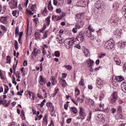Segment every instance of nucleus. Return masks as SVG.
<instances>
[{"mask_svg":"<svg viewBox=\"0 0 126 126\" xmlns=\"http://www.w3.org/2000/svg\"><path fill=\"white\" fill-rule=\"evenodd\" d=\"M84 40V35L81 32L79 33L75 40L74 38L73 37L71 38H67L65 40V43L66 44V49H67V50H69L70 48H72L74 43L77 42V44H80V43L83 42Z\"/></svg>","mask_w":126,"mask_h":126,"instance_id":"obj_1","label":"nucleus"},{"mask_svg":"<svg viewBox=\"0 0 126 126\" xmlns=\"http://www.w3.org/2000/svg\"><path fill=\"white\" fill-rule=\"evenodd\" d=\"M114 46H115V41L113 39H111L104 43V48L106 50H112L114 48Z\"/></svg>","mask_w":126,"mask_h":126,"instance_id":"obj_2","label":"nucleus"},{"mask_svg":"<svg viewBox=\"0 0 126 126\" xmlns=\"http://www.w3.org/2000/svg\"><path fill=\"white\" fill-rule=\"evenodd\" d=\"M48 110L50 112V115L51 117H54L56 118V116L55 114V110L54 106H53V103L51 102H48Z\"/></svg>","mask_w":126,"mask_h":126,"instance_id":"obj_3","label":"nucleus"},{"mask_svg":"<svg viewBox=\"0 0 126 126\" xmlns=\"http://www.w3.org/2000/svg\"><path fill=\"white\" fill-rule=\"evenodd\" d=\"M118 99V93L115 92L112 94L111 96H110V103H112V104H114V103H116L117 102V99Z\"/></svg>","mask_w":126,"mask_h":126,"instance_id":"obj_4","label":"nucleus"},{"mask_svg":"<svg viewBox=\"0 0 126 126\" xmlns=\"http://www.w3.org/2000/svg\"><path fill=\"white\" fill-rule=\"evenodd\" d=\"M85 33L87 37H88V38H91V39L93 41H95V40H96V36L94 35H92V33L88 29H86Z\"/></svg>","mask_w":126,"mask_h":126,"instance_id":"obj_5","label":"nucleus"},{"mask_svg":"<svg viewBox=\"0 0 126 126\" xmlns=\"http://www.w3.org/2000/svg\"><path fill=\"white\" fill-rule=\"evenodd\" d=\"M9 7L11 9H14L17 7V0H11L9 2Z\"/></svg>","mask_w":126,"mask_h":126,"instance_id":"obj_6","label":"nucleus"},{"mask_svg":"<svg viewBox=\"0 0 126 126\" xmlns=\"http://www.w3.org/2000/svg\"><path fill=\"white\" fill-rule=\"evenodd\" d=\"M108 22L112 24L113 26H116L118 24V22H119V19L117 17H112L109 20Z\"/></svg>","mask_w":126,"mask_h":126,"instance_id":"obj_7","label":"nucleus"},{"mask_svg":"<svg viewBox=\"0 0 126 126\" xmlns=\"http://www.w3.org/2000/svg\"><path fill=\"white\" fill-rule=\"evenodd\" d=\"M79 115L81 120H84L86 118V113L84 112V109L82 107H80Z\"/></svg>","mask_w":126,"mask_h":126,"instance_id":"obj_8","label":"nucleus"},{"mask_svg":"<svg viewBox=\"0 0 126 126\" xmlns=\"http://www.w3.org/2000/svg\"><path fill=\"white\" fill-rule=\"evenodd\" d=\"M94 5L97 9H99V8H102V7H103V5H104V2H103L102 0H97L94 3Z\"/></svg>","mask_w":126,"mask_h":126,"instance_id":"obj_9","label":"nucleus"},{"mask_svg":"<svg viewBox=\"0 0 126 126\" xmlns=\"http://www.w3.org/2000/svg\"><path fill=\"white\" fill-rule=\"evenodd\" d=\"M96 83L97 87L99 89H101L102 87H103V81L98 78L96 81Z\"/></svg>","mask_w":126,"mask_h":126,"instance_id":"obj_10","label":"nucleus"},{"mask_svg":"<svg viewBox=\"0 0 126 126\" xmlns=\"http://www.w3.org/2000/svg\"><path fill=\"white\" fill-rule=\"evenodd\" d=\"M39 84L40 85H45L46 84V78L42 77V75H40L39 78V81H38Z\"/></svg>","mask_w":126,"mask_h":126,"instance_id":"obj_11","label":"nucleus"},{"mask_svg":"<svg viewBox=\"0 0 126 126\" xmlns=\"http://www.w3.org/2000/svg\"><path fill=\"white\" fill-rule=\"evenodd\" d=\"M38 54H41V50L34 48L33 51L32 53L31 56L32 55L34 56V57H37V56H38Z\"/></svg>","mask_w":126,"mask_h":126,"instance_id":"obj_12","label":"nucleus"},{"mask_svg":"<svg viewBox=\"0 0 126 126\" xmlns=\"http://www.w3.org/2000/svg\"><path fill=\"white\" fill-rule=\"evenodd\" d=\"M87 64H88V67H90L92 69V66H93V64L94 63V61L91 59H88L87 62Z\"/></svg>","mask_w":126,"mask_h":126,"instance_id":"obj_13","label":"nucleus"},{"mask_svg":"<svg viewBox=\"0 0 126 126\" xmlns=\"http://www.w3.org/2000/svg\"><path fill=\"white\" fill-rule=\"evenodd\" d=\"M114 61L117 65H121V63H122V61H121V59L119 58L118 56H116L114 57Z\"/></svg>","mask_w":126,"mask_h":126,"instance_id":"obj_14","label":"nucleus"},{"mask_svg":"<svg viewBox=\"0 0 126 126\" xmlns=\"http://www.w3.org/2000/svg\"><path fill=\"white\" fill-rule=\"evenodd\" d=\"M121 89L123 92L126 93V82H123L122 83Z\"/></svg>","mask_w":126,"mask_h":126,"instance_id":"obj_15","label":"nucleus"},{"mask_svg":"<svg viewBox=\"0 0 126 126\" xmlns=\"http://www.w3.org/2000/svg\"><path fill=\"white\" fill-rule=\"evenodd\" d=\"M41 14L43 16H47L48 15V10H47V7H45L44 9L41 10Z\"/></svg>","mask_w":126,"mask_h":126,"instance_id":"obj_16","label":"nucleus"},{"mask_svg":"<svg viewBox=\"0 0 126 126\" xmlns=\"http://www.w3.org/2000/svg\"><path fill=\"white\" fill-rule=\"evenodd\" d=\"M124 79L125 78L122 76H118L115 77V80L118 82H122Z\"/></svg>","mask_w":126,"mask_h":126,"instance_id":"obj_17","label":"nucleus"},{"mask_svg":"<svg viewBox=\"0 0 126 126\" xmlns=\"http://www.w3.org/2000/svg\"><path fill=\"white\" fill-rule=\"evenodd\" d=\"M114 33L115 36H117V37H121L122 32H120V30L117 29L114 32Z\"/></svg>","mask_w":126,"mask_h":126,"instance_id":"obj_18","label":"nucleus"},{"mask_svg":"<svg viewBox=\"0 0 126 126\" xmlns=\"http://www.w3.org/2000/svg\"><path fill=\"white\" fill-rule=\"evenodd\" d=\"M84 54H85V56H86V58H88L90 57V52L88 49H85L84 51Z\"/></svg>","mask_w":126,"mask_h":126,"instance_id":"obj_19","label":"nucleus"},{"mask_svg":"<svg viewBox=\"0 0 126 126\" xmlns=\"http://www.w3.org/2000/svg\"><path fill=\"white\" fill-rule=\"evenodd\" d=\"M77 22L78 23V24L81 27V28H82V27H83V26L84 25V22L81 20V19H79Z\"/></svg>","mask_w":126,"mask_h":126,"instance_id":"obj_20","label":"nucleus"},{"mask_svg":"<svg viewBox=\"0 0 126 126\" xmlns=\"http://www.w3.org/2000/svg\"><path fill=\"white\" fill-rule=\"evenodd\" d=\"M57 41L60 43V44H63V38H62V36H61V35H59L57 37Z\"/></svg>","mask_w":126,"mask_h":126,"instance_id":"obj_21","label":"nucleus"},{"mask_svg":"<svg viewBox=\"0 0 126 126\" xmlns=\"http://www.w3.org/2000/svg\"><path fill=\"white\" fill-rule=\"evenodd\" d=\"M51 83L52 85H56L57 84V80H56V78L54 76L51 78Z\"/></svg>","mask_w":126,"mask_h":126,"instance_id":"obj_22","label":"nucleus"},{"mask_svg":"<svg viewBox=\"0 0 126 126\" xmlns=\"http://www.w3.org/2000/svg\"><path fill=\"white\" fill-rule=\"evenodd\" d=\"M71 112H72L73 114H77V109L76 107H73L70 108Z\"/></svg>","mask_w":126,"mask_h":126,"instance_id":"obj_23","label":"nucleus"},{"mask_svg":"<svg viewBox=\"0 0 126 126\" xmlns=\"http://www.w3.org/2000/svg\"><path fill=\"white\" fill-rule=\"evenodd\" d=\"M31 9L33 11V12H36L37 7H36V4H33L32 6Z\"/></svg>","mask_w":126,"mask_h":126,"instance_id":"obj_24","label":"nucleus"},{"mask_svg":"<svg viewBox=\"0 0 126 126\" xmlns=\"http://www.w3.org/2000/svg\"><path fill=\"white\" fill-rule=\"evenodd\" d=\"M89 31H90L91 32H95V30L93 28V27L91 26V25H90L88 27Z\"/></svg>","mask_w":126,"mask_h":126,"instance_id":"obj_25","label":"nucleus"},{"mask_svg":"<svg viewBox=\"0 0 126 126\" xmlns=\"http://www.w3.org/2000/svg\"><path fill=\"white\" fill-rule=\"evenodd\" d=\"M89 0L88 1H86V0H84L83 2V7H85V6H86L87 5V6H88V4H89Z\"/></svg>","mask_w":126,"mask_h":126,"instance_id":"obj_26","label":"nucleus"},{"mask_svg":"<svg viewBox=\"0 0 126 126\" xmlns=\"http://www.w3.org/2000/svg\"><path fill=\"white\" fill-rule=\"evenodd\" d=\"M0 22H1V23H6V20L5 19V17H1L0 18Z\"/></svg>","mask_w":126,"mask_h":126,"instance_id":"obj_27","label":"nucleus"},{"mask_svg":"<svg viewBox=\"0 0 126 126\" xmlns=\"http://www.w3.org/2000/svg\"><path fill=\"white\" fill-rule=\"evenodd\" d=\"M43 124H44L47 126L48 124V119L47 118V115H45V117L43 118Z\"/></svg>","mask_w":126,"mask_h":126,"instance_id":"obj_28","label":"nucleus"},{"mask_svg":"<svg viewBox=\"0 0 126 126\" xmlns=\"http://www.w3.org/2000/svg\"><path fill=\"white\" fill-rule=\"evenodd\" d=\"M11 63V58L10 56H7L6 57V63Z\"/></svg>","mask_w":126,"mask_h":126,"instance_id":"obj_29","label":"nucleus"},{"mask_svg":"<svg viewBox=\"0 0 126 126\" xmlns=\"http://www.w3.org/2000/svg\"><path fill=\"white\" fill-rule=\"evenodd\" d=\"M59 92V88H56L54 91V93L52 94V97H54V96H56L57 94H58Z\"/></svg>","mask_w":126,"mask_h":126,"instance_id":"obj_30","label":"nucleus"},{"mask_svg":"<svg viewBox=\"0 0 126 126\" xmlns=\"http://www.w3.org/2000/svg\"><path fill=\"white\" fill-rule=\"evenodd\" d=\"M92 118V112H91V111L89 113V116L87 119V121H91Z\"/></svg>","mask_w":126,"mask_h":126,"instance_id":"obj_31","label":"nucleus"},{"mask_svg":"<svg viewBox=\"0 0 126 126\" xmlns=\"http://www.w3.org/2000/svg\"><path fill=\"white\" fill-rule=\"evenodd\" d=\"M46 28H47V25H46V24H44L43 25V27L42 28V29L39 30V32L40 33H43V32L44 31Z\"/></svg>","mask_w":126,"mask_h":126,"instance_id":"obj_32","label":"nucleus"},{"mask_svg":"<svg viewBox=\"0 0 126 126\" xmlns=\"http://www.w3.org/2000/svg\"><path fill=\"white\" fill-rule=\"evenodd\" d=\"M96 42L97 43V47H100L101 46V44H102V41H101V39H97L96 40Z\"/></svg>","mask_w":126,"mask_h":126,"instance_id":"obj_33","label":"nucleus"},{"mask_svg":"<svg viewBox=\"0 0 126 126\" xmlns=\"http://www.w3.org/2000/svg\"><path fill=\"white\" fill-rule=\"evenodd\" d=\"M21 117L22 120H25V112L24 110L21 111Z\"/></svg>","mask_w":126,"mask_h":126,"instance_id":"obj_34","label":"nucleus"},{"mask_svg":"<svg viewBox=\"0 0 126 126\" xmlns=\"http://www.w3.org/2000/svg\"><path fill=\"white\" fill-rule=\"evenodd\" d=\"M17 34L19 35V28H18V27H16V30H15L16 37H17Z\"/></svg>","mask_w":126,"mask_h":126,"instance_id":"obj_35","label":"nucleus"},{"mask_svg":"<svg viewBox=\"0 0 126 126\" xmlns=\"http://www.w3.org/2000/svg\"><path fill=\"white\" fill-rule=\"evenodd\" d=\"M79 84H80V85H82V86H84V79H83V78L81 79V80L79 82Z\"/></svg>","mask_w":126,"mask_h":126,"instance_id":"obj_36","label":"nucleus"},{"mask_svg":"<svg viewBox=\"0 0 126 126\" xmlns=\"http://www.w3.org/2000/svg\"><path fill=\"white\" fill-rule=\"evenodd\" d=\"M119 46L120 47H125V46H126V41L119 42Z\"/></svg>","mask_w":126,"mask_h":126,"instance_id":"obj_37","label":"nucleus"},{"mask_svg":"<svg viewBox=\"0 0 126 126\" xmlns=\"http://www.w3.org/2000/svg\"><path fill=\"white\" fill-rule=\"evenodd\" d=\"M14 46L15 48V50L17 51V50H18V42L17 40H15Z\"/></svg>","mask_w":126,"mask_h":126,"instance_id":"obj_38","label":"nucleus"},{"mask_svg":"<svg viewBox=\"0 0 126 126\" xmlns=\"http://www.w3.org/2000/svg\"><path fill=\"white\" fill-rule=\"evenodd\" d=\"M54 55L55 57H57V58H59L60 56H61V53H60V51H55Z\"/></svg>","mask_w":126,"mask_h":126,"instance_id":"obj_39","label":"nucleus"},{"mask_svg":"<svg viewBox=\"0 0 126 126\" xmlns=\"http://www.w3.org/2000/svg\"><path fill=\"white\" fill-rule=\"evenodd\" d=\"M104 95L102 93L100 94L99 96V101H102V100H103V99L104 98Z\"/></svg>","mask_w":126,"mask_h":126,"instance_id":"obj_40","label":"nucleus"},{"mask_svg":"<svg viewBox=\"0 0 126 126\" xmlns=\"http://www.w3.org/2000/svg\"><path fill=\"white\" fill-rule=\"evenodd\" d=\"M81 15L78 14L76 15V21H78V20H79V19H81Z\"/></svg>","mask_w":126,"mask_h":126,"instance_id":"obj_41","label":"nucleus"},{"mask_svg":"<svg viewBox=\"0 0 126 126\" xmlns=\"http://www.w3.org/2000/svg\"><path fill=\"white\" fill-rule=\"evenodd\" d=\"M6 88H5L4 89V92L3 93V94H6L7 92H8V90H9V89L8 88V87L6 85H5Z\"/></svg>","mask_w":126,"mask_h":126,"instance_id":"obj_42","label":"nucleus"},{"mask_svg":"<svg viewBox=\"0 0 126 126\" xmlns=\"http://www.w3.org/2000/svg\"><path fill=\"white\" fill-rule=\"evenodd\" d=\"M18 63V61H17L16 63V65H15V64H13V69L14 70V72H15L16 71V66H17V63Z\"/></svg>","mask_w":126,"mask_h":126,"instance_id":"obj_43","label":"nucleus"},{"mask_svg":"<svg viewBox=\"0 0 126 126\" xmlns=\"http://www.w3.org/2000/svg\"><path fill=\"white\" fill-rule=\"evenodd\" d=\"M0 71H1V70H0V78H1V79H3V80H4V75H3L2 72H1Z\"/></svg>","mask_w":126,"mask_h":126,"instance_id":"obj_44","label":"nucleus"},{"mask_svg":"<svg viewBox=\"0 0 126 126\" xmlns=\"http://www.w3.org/2000/svg\"><path fill=\"white\" fill-rule=\"evenodd\" d=\"M65 67L66 69H68V70H71V69L72 68V67L69 65L65 66Z\"/></svg>","mask_w":126,"mask_h":126,"instance_id":"obj_45","label":"nucleus"},{"mask_svg":"<svg viewBox=\"0 0 126 126\" xmlns=\"http://www.w3.org/2000/svg\"><path fill=\"white\" fill-rule=\"evenodd\" d=\"M104 107H105V104L102 102H100V104L99 105V107L101 109V110H102V111H103V109H104Z\"/></svg>","mask_w":126,"mask_h":126,"instance_id":"obj_46","label":"nucleus"},{"mask_svg":"<svg viewBox=\"0 0 126 126\" xmlns=\"http://www.w3.org/2000/svg\"><path fill=\"white\" fill-rule=\"evenodd\" d=\"M55 18L56 19L57 21H58V20H61V19H62V18H63V16H56Z\"/></svg>","mask_w":126,"mask_h":126,"instance_id":"obj_47","label":"nucleus"},{"mask_svg":"<svg viewBox=\"0 0 126 126\" xmlns=\"http://www.w3.org/2000/svg\"><path fill=\"white\" fill-rule=\"evenodd\" d=\"M6 100L4 99V100H0V104H3L4 105H5L6 104Z\"/></svg>","mask_w":126,"mask_h":126,"instance_id":"obj_48","label":"nucleus"},{"mask_svg":"<svg viewBox=\"0 0 126 126\" xmlns=\"http://www.w3.org/2000/svg\"><path fill=\"white\" fill-rule=\"evenodd\" d=\"M112 114H115L117 112V109L115 108H112L111 109Z\"/></svg>","mask_w":126,"mask_h":126,"instance_id":"obj_49","label":"nucleus"},{"mask_svg":"<svg viewBox=\"0 0 126 126\" xmlns=\"http://www.w3.org/2000/svg\"><path fill=\"white\" fill-rule=\"evenodd\" d=\"M75 28L76 29H81V27L77 23L76 24V25H75Z\"/></svg>","mask_w":126,"mask_h":126,"instance_id":"obj_50","label":"nucleus"},{"mask_svg":"<svg viewBox=\"0 0 126 126\" xmlns=\"http://www.w3.org/2000/svg\"><path fill=\"white\" fill-rule=\"evenodd\" d=\"M14 73H15L16 77H17L18 78H20V75H19V72L18 71L15 72H14Z\"/></svg>","mask_w":126,"mask_h":126,"instance_id":"obj_51","label":"nucleus"},{"mask_svg":"<svg viewBox=\"0 0 126 126\" xmlns=\"http://www.w3.org/2000/svg\"><path fill=\"white\" fill-rule=\"evenodd\" d=\"M34 35H35V39H36L37 36H38V37H40V36H41V34H40V33L37 32H35Z\"/></svg>","mask_w":126,"mask_h":126,"instance_id":"obj_52","label":"nucleus"},{"mask_svg":"<svg viewBox=\"0 0 126 126\" xmlns=\"http://www.w3.org/2000/svg\"><path fill=\"white\" fill-rule=\"evenodd\" d=\"M1 29L3 31V32H6V28L4 26H2L1 27Z\"/></svg>","mask_w":126,"mask_h":126,"instance_id":"obj_53","label":"nucleus"},{"mask_svg":"<svg viewBox=\"0 0 126 126\" xmlns=\"http://www.w3.org/2000/svg\"><path fill=\"white\" fill-rule=\"evenodd\" d=\"M12 13L13 16H16V14H17V10H15L13 11Z\"/></svg>","mask_w":126,"mask_h":126,"instance_id":"obj_54","label":"nucleus"},{"mask_svg":"<svg viewBox=\"0 0 126 126\" xmlns=\"http://www.w3.org/2000/svg\"><path fill=\"white\" fill-rule=\"evenodd\" d=\"M75 44H77V45L75 46V48H77V49H80V48H81V46H80V45L78 44L79 43H77V42H76L75 43Z\"/></svg>","mask_w":126,"mask_h":126,"instance_id":"obj_55","label":"nucleus"},{"mask_svg":"<svg viewBox=\"0 0 126 126\" xmlns=\"http://www.w3.org/2000/svg\"><path fill=\"white\" fill-rule=\"evenodd\" d=\"M48 37V31H46L43 34V38H47Z\"/></svg>","mask_w":126,"mask_h":126,"instance_id":"obj_56","label":"nucleus"},{"mask_svg":"<svg viewBox=\"0 0 126 126\" xmlns=\"http://www.w3.org/2000/svg\"><path fill=\"white\" fill-rule=\"evenodd\" d=\"M48 9L50 11H53V9H54V7L52 5L48 6Z\"/></svg>","mask_w":126,"mask_h":126,"instance_id":"obj_57","label":"nucleus"},{"mask_svg":"<svg viewBox=\"0 0 126 126\" xmlns=\"http://www.w3.org/2000/svg\"><path fill=\"white\" fill-rule=\"evenodd\" d=\"M102 111H103V109L96 108L95 109H94V112H102Z\"/></svg>","mask_w":126,"mask_h":126,"instance_id":"obj_58","label":"nucleus"},{"mask_svg":"<svg viewBox=\"0 0 126 126\" xmlns=\"http://www.w3.org/2000/svg\"><path fill=\"white\" fill-rule=\"evenodd\" d=\"M105 56H106V54H100V55L98 56V58H99V59H102V58H104V57H105Z\"/></svg>","mask_w":126,"mask_h":126,"instance_id":"obj_59","label":"nucleus"},{"mask_svg":"<svg viewBox=\"0 0 126 126\" xmlns=\"http://www.w3.org/2000/svg\"><path fill=\"white\" fill-rule=\"evenodd\" d=\"M28 13H29V14H30V15H34V13H33L32 11L30 10H28Z\"/></svg>","mask_w":126,"mask_h":126,"instance_id":"obj_60","label":"nucleus"},{"mask_svg":"<svg viewBox=\"0 0 126 126\" xmlns=\"http://www.w3.org/2000/svg\"><path fill=\"white\" fill-rule=\"evenodd\" d=\"M72 32L73 33H77V29L75 28H73L72 29Z\"/></svg>","mask_w":126,"mask_h":126,"instance_id":"obj_61","label":"nucleus"},{"mask_svg":"<svg viewBox=\"0 0 126 126\" xmlns=\"http://www.w3.org/2000/svg\"><path fill=\"white\" fill-rule=\"evenodd\" d=\"M58 3V1L57 0H53V4L54 5H57Z\"/></svg>","mask_w":126,"mask_h":126,"instance_id":"obj_62","label":"nucleus"},{"mask_svg":"<svg viewBox=\"0 0 126 126\" xmlns=\"http://www.w3.org/2000/svg\"><path fill=\"white\" fill-rule=\"evenodd\" d=\"M48 126H55V125L54 124V121H53V120L51 121V123L48 125Z\"/></svg>","mask_w":126,"mask_h":126,"instance_id":"obj_63","label":"nucleus"},{"mask_svg":"<svg viewBox=\"0 0 126 126\" xmlns=\"http://www.w3.org/2000/svg\"><path fill=\"white\" fill-rule=\"evenodd\" d=\"M62 11V9H61V8H59V9H56V12L57 13H61V12Z\"/></svg>","mask_w":126,"mask_h":126,"instance_id":"obj_64","label":"nucleus"}]
</instances>
